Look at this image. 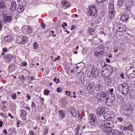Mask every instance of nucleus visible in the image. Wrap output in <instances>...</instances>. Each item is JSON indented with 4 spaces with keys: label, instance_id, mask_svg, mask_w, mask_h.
I'll use <instances>...</instances> for the list:
<instances>
[{
    "label": "nucleus",
    "instance_id": "1",
    "mask_svg": "<svg viewBox=\"0 0 135 135\" xmlns=\"http://www.w3.org/2000/svg\"><path fill=\"white\" fill-rule=\"evenodd\" d=\"M118 88L120 91L124 95H126L128 94L129 88L128 85L127 84H120L118 86Z\"/></svg>",
    "mask_w": 135,
    "mask_h": 135
},
{
    "label": "nucleus",
    "instance_id": "2",
    "mask_svg": "<svg viewBox=\"0 0 135 135\" xmlns=\"http://www.w3.org/2000/svg\"><path fill=\"white\" fill-rule=\"evenodd\" d=\"M108 96L106 95V93L102 91L97 93L95 96V97L98 100H100L103 101H105Z\"/></svg>",
    "mask_w": 135,
    "mask_h": 135
},
{
    "label": "nucleus",
    "instance_id": "3",
    "mask_svg": "<svg viewBox=\"0 0 135 135\" xmlns=\"http://www.w3.org/2000/svg\"><path fill=\"white\" fill-rule=\"evenodd\" d=\"M89 10V14L90 16H97V11L94 6L93 5L91 6H89L88 8Z\"/></svg>",
    "mask_w": 135,
    "mask_h": 135
},
{
    "label": "nucleus",
    "instance_id": "4",
    "mask_svg": "<svg viewBox=\"0 0 135 135\" xmlns=\"http://www.w3.org/2000/svg\"><path fill=\"white\" fill-rule=\"evenodd\" d=\"M95 119L96 117L93 114H89L88 121L90 123L91 125L95 126L96 125L97 123Z\"/></svg>",
    "mask_w": 135,
    "mask_h": 135
},
{
    "label": "nucleus",
    "instance_id": "5",
    "mask_svg": "<svg viewBox=\"0 0 135 135\" xmlns=\"http://www.w3.org/2000/svg\"><path fill=\"white\" fill-rule=\"evenodd\" d=\"M112 122L111 121L109 120H106L102 122V124L100 125V127L104 129V128H110L112 126Z\"/></svg>",
    "mask_w": 135,
    "mask_h": 135
},
{
    "label": "nucleus",
    "instance_id": "6",
    "mask_svg": "<svg viewBox=\"0 0 135 135\" xmlns=\"http://www.w3.org/2000/svg\"><path fill=\"white\" fill-rule=\"evenodd\" d=\"M109 96H107V98L106 99V102L105 104L107 105L108 106H111L113 104V101L115 99V98L114 97H110L109 98Z\"/></svg>",
    "mask_w": 135,
    "mask_h": 135
},
{
    "label": "nucleus",
    "instance_id": "7",
    "mask_svg": "<svg viewBox=\"0 0 135 135\" xmlns=\"http://www.w3.org/2000/svg\"><path fill=\"white\" fill-rule=\"evenodd\" d=\"M13 19V16H7L3 14V22H11Z\"/></svg>",
    "mask_w": 135,
    "mask_h": 135
},
{
    "label": "nucleus",
    "instance_id": "8",
    "mask_svg": "<svg viewBox=\"0 0 135 135\" xmlns=\"http://www.w3.org/2000/svg\"><path fill=\"white\" fill-rule=\"evenodd\" d=\"M94 83L91 82L89 83L87 87V89L88 90H90V93L91 94L94 95L95 90H91L93 88H94Z\"/></svg>",
    "mask_w": 135,
    "mask_h": 135
},
{
    "label": "nucleus",
    "instance_id": "9",
    "mask_svg": "<svg viewBox=\"0 0 135 135\" xmlns=\"http://www.w3.org/2000/svg\"><path fill=\"white\" fill-rule=\"evenodd\" d=\"M97 114L98 115L103 114L104 112V109L103 107H100L98 108L97 110Z\"/></svg>",
    "mask_w": 135,
    "mask_h": 135
},
{
    "label": "nucleus",
    "instance_id": "10",
    "mask_svg": "<svg viewBox=\"0 0 135 135\" xmlns=\"http://www.w3.org/2000/svg\"><path fill=\"white\" fill-rule=\"evenodd\" d=\"M77 65H78V66L76 68V69H78L79 70L81 71L84 68L85 64L83 62H81Z\"/></svg>",
    "mask_w": 135,
    "mask_h": 135
},
{
    "label": "nucleus",
    "instance_id": "11",
    "mask_svg": "<svg viewBox=\"0 0 135 135\" xmlns=\"http://www.w3.org/2000/svg\"><path fill=\"white\" fill-rule=\"evenodd\" d=\"M102 86L99 83L97 84H94V89L95 91L96 90L99 91L102 90Z\"/></svg>",
    "mask_w": 135,
    "mask_h": 135
},
{
    "label": "nucleus",
    "instance_id": "12",
    "mask_svg": "<svg viewBox=\"0 0 135 135\" xmlns=\"http://www.w3.org/2000/svg\"><path fill=\"white\" fill-rule=\"evenodd\" d=\"M16 8V2L12 1L11 2V5L10 9L11 11H14Z\"/></svg>",
    "mask_w": 135,
    "mask_h": 135
},
{
    "label": "nucleus",
    "instance_id": "13",
    "mask_svg": "<svg viewBox=\"0 0 135 135\" xmlns=\"http://www.w3.org/2000/svg\"><path fill=\"white\" fill-rule=\"evenodd\" d=\"M21 113L20 114L21 118L23 120H25L26 119V111L23 109L21 110Z\"/></svg>",
    "mask_w": 135,
    "mask_h": 135
},
{
    "label": "nucleus",
    "instance_id": "14",
    "mask_svg": "<svg viewBox=\"0 0 135 135\" xmlns=\"http://www.w3.org/2000/svg\"><path fill=\"white\" fill-rule=\"evenodd\" d=\"M129 16L127 13L123 14L120 18L121 20L123 21H126L128 20L129 19Z\"/></svg>",
    "mask_w": 135,
    "mask_h": 135
},
{
    "label": "nucleus",
    "instance_id": "15",
    "mask_svg": "<svg viewBox=\"0 0 135 135\" xmlns=\"http://www.w3.org/2000/svg\"><path fill=\"white\" fill-rule=\"evenodd\" d=\"M28 38L26 36L23 37H22V40L21 39V41H18L19 42L18 43L21 44H24L26 43L28 41Z\"/></svg>",
    "mask_w": 135,
    "mask_h": 135
},
{
    "label": "nucleus",
    "instance_id": "16",
    "mask_svg": "<svg viewBox=\"0 0 135 135\" xmlns=\"http://www.w3.org/2000/svg\"><path fill=\"white\" fill-rule=\"evenodd\" d=\"M69 111L73 117H75L76 115V113L75 110L73 108H69Z\"/></svg>",
    "mask_w": 135,
    "mask_h": 135
},
{
    "label": "nucleus",
    "instance_id": "17",
    "mask_svg": "<svg viewBox=\"0 0 135 135\" xmlns=\"http://www.w3.org/2000/svg\"><path fill=\"white\" fill-rule=\"evenodd\" d=\"M24 6L21 5H19L17 9V11L19 13H21L24 10Z\"/></svg>",
    "mask_w": 135,
    "mask_h": 135
},
{
    "label": "nucleus",
    "instance_id": "18",
    "mask_svg": "<svg viewBox=\"0 0 135 135\" xmlns=\"http://www.w3.org/2000/svg\"><path fill=\"white\" fill-rule=\"evenodd\" d=\"M6 7L5 2L3 1L0 0V10L1 9H4Z\"/></svg>",
    "mask_w": 135,
    "mask_h": 135
},
{
    "label": "nucleus",
    "instance_id": "19",
    "mask_svg": "<svg viewBox=\"0 0 135 135\" xmlns=\"http://www.w3.org/2000/svg\"><path fill=\"white\" fill-rule=\"evenodd\" d=\"M108 135H118V133L119 132L117 130L113 131L111 130L109 131L108 132Z\"/></svg>",
    "mask_w": 135,
    "mask_h": 135
},
{
    "label": "nucleus",
    "instance_id": "20",
    "mask_svg": "<svg viewBox=\"0 0 135 135\" xmlns=\"http://www.w3.org/2000/svg\"><path fill=\"white\" fill-rule=\"evenodd\" d=\"M12 39V37L11 35H8L4 37L5 41L7 42H10Z\"/></svg>",
    "mask_w": 135,
    "mask_h": 135
},
{
    "label": "nucleus",
    "instance_id": "21",
    "mask_svg": "<svg viewBox=\"0 0 135 135\" xmlns=\"http://www.w3.org/2000/svg\"><path fill=\"white\" fill-rule=\"evenodd\" d=\"M62 4L66 7H69L70 5V3L66 1H63L62 2Z\"/></svg>",
    "mask_w": 135,
    "mask_h": 135
},
{
    "label": "nucleus",
    "instance_id": "22",
    "mask_svg": "<svg viewBox=\"0 0 135 135\" xmlns=\"http://www.w3.org/2000/svg\"><path fill=\"white\" fill-rule=\"evenodd\" d=\"M114 15V11H109V18L110 20L112 19L113 18Z\"/></svg>",
    "mask_w": 135,
    "mask_h": 135
},
{
    "label": "nucleus",
    "instance_id": "23",
    "mask_svg": "<svg viewBox=\"0 0 135 135\" xmlns=\"http://www.w3.org/2000/svg\"><path fill=\"white\" fill-rule=\"evenodd\" d=\"M104 52V50L100 51V52H98L97 51H96L94 52V55L95 56H97L99 55H102L103 54Z\"/></svg>",
    "mask_w": 135,
    "mask_h": 135
},
{
    "label": "nucleus",
    "instance_id": "24",
    "mask_svg": "<svg viewBox=\"0 0 135 135\" xmlns=\"http://www.w3.org/2000/svg\"><path fill=\"white\" fill-rule=\"evenodd\" d=\"M109 11H114V6L113 4L112 3L110 4L108 7Z\"/></svg>",
    "mask_w": 135,
    "mask_h": 135
},
{
    "label": "nucleus",
    "instance_id": "25",
    "mask_svg": "<svg viewBox=\"0 0 135 135\" xmlns=\"http://www.w3.org/2000/svg\"><path fill=\"white\" fill-rule=\"evenodd\" d=\"M59 116L61 118H63L65 117V114L64 112L61 110L59 111Z\"/></svg>",
    "mask_w": 135,
    "mask_h": 135
},
{
    "label": "nucleus",
    "instance_id": "26",
    "mask_svg": "<svg viewBox=\"0 0 135 135\" xmlns=\"http://www.w3.org/2000/svg\"><path fill=\"white\" fill-rule=\"evenodd\" d=\"M124 2V0H118L117 4L118 6L119 7H121L123 4Z\"/></svg>",
    "mask_w": 135,
    "mask_h": 135
},
{
    "label": "nucleus",
    "instance_id": "27",
    "mask_svg": "<svg viewBox=\"0 0 135 135\" xmlns=\"http://www.w3.org/2000/svg\"><path fill=\"white\" fill-rule=\"evenodd\" d=\"M12 56L11 55H7L6 58V61L7 62L9 61L12 59Z\"/></svg>",
    "mask_w": 135,
    "mask_h": 135
},
{
    "label": "nucleus",
    "instance_id": "28",
    "mask_svg": "<svg viewBox=\"0 0 135 135\" xmlns=\"http://www.w3.org/2000/svg\"><path fill=\"white\" fill-rule=\"evenodd\" d=\"M94 29L93 28H89L88 29V33L93 35L94 33Z\"/></svg>",
    "mask_w": 135,
    "mask_h": 135
},
{
    "label": "nucleus",
    "instance_id": "29",
    "mask_svg": "<svg viewBox=\"0 0 135 135\" xmlns=\"http://www.w3.org/2000/svg\"><path fill=\"white\" fill-rule=\"evenodd\" d=\"M92 75L93 77H96L98 76V73L97 71L93 70L92 73Z\"/></svg>",
    "mask_w": 135,
    "mask_h": 135
},
{
    "label": "nucleus",
    "instance_id": "30",
    "mask_svg": "<svg viewBox=\"0 0 135 135\" xmlns=\"http://www.w3.org/2000/svg\"><path fill=\"white\" fill-rule=\"evenodd\" d=\"M32 28L30 26H28L27 32L28 33H31L32 32Z\"/></svg>",
    "mask_w": 135,
    "mask_h": 135
},
{
    "label": "nucleus",
    "instance_id": "31",
    "mask_svg": "<svg viewBox=\"0 0 135 135\" xmlns=\"http://www.w3.org/2000/svg\"><path fill=\"white\" fill-rule=\"evenodd\" d=\"M127 128L129 130H130L131 131H133V125L131 124L129 125L128 126Z\"/></svg>",
    "mask_w": 135,
    "mask_h": 135
},
{
    "label": "nucleus",
    "instance_id": "32",
    "mask_svg": "<svg viewBox=\"0 0 135 135\" xmlns=\"http://www.w3.org/2000/svg\"><path fill=\"white\" fill-rule=\"evenodd\" d=\"M31 107L32 109H35L36 108V105L35 103L34 102H31Z\"/></svg>",
    "mask_w": 135,
    "mask_h": 135
},
{
    "label": "nucleus",
    "instance_id": "33",
    "mask_svg": "<svg viewBox=\"0 0 135 135\" xmlns=\"http://www.w3.org/2000/svg\"><path fill=\"white\" fill-rule=\"evenodd\" d=\"M38 45L36 42L33 43V48L35 49H37L38 47Z\"/></svg>",
    "mask_w": 135,
    "mask_h": 135
},
{
    "label": "nucleus",
    "instance_id": "34",
    "mask_svg": "<svg viewBox=\"0 0 135 135\" xmlns=\"http://www.w3.org/2000/svg\"><path fill=\"white\" fill-rule=\"evenodd\" d=\"M11 96L13 99H16L17 96L16 93H13L12 94Z\"/></svg>",
    "mask_w": 135,
    "mask_h": 135
},
{
    "label": "nucleus",
    "instance_id": "35",
    "mask_svg": "<svg viewBox=\"0 0 135 135\" xmlns=\"http://www.w3.org/2000/svg\"><path fill=\"white\" fill-rule=\"evenodd\" d=\"M50 91L48 90H46L44 91V94L45 95H48Z\"/></svg>",
    "mask_w": 135,
    "mask_h": 135
},
{
    "label": "nucleus",
    "instance_id": "36",
    "mask_svg": "<svg viewBox=\"0 0 135 135\" xmlns=\"http://www.w3.org/2000/svg\"><path fill=\"white\" fill-rule=\"evenodd\" d=\"M3 22L2 20H0V31L2 29V27Z\"/></svg>",
    "mask_w": 135,
    "mask_h": 135
},
{
    "label": "nucleus",
    "instance_id": "37",
    "mask_svg": "<svg viewBox=\"0 0 135 135\" xmlns=\"http://www.w3.org/2000/svg\"><path fill=\"white\" fill-rule=\"evenodd\" d=\"M56 91L57 92L60 93L62 91V89L60 88H57Z\"/></svg>",
    "mask_w": 135,
    "mask_h": 135
},
{
    "label": "nucleus",
    "instance_id": "38",
    "mask_svg": "<svg viewBox=\"0 0 135 135\" xmlns=\"http://www.w3.org/2000/svg\"><path fill=\"white\" fill-rule=\"evenodd\" d=\"M34 133L32 131L30 130L29 132V135H34Z\"/></svg>",
    "mask_w": 135,
    "mask_h": 135
},
{
    "label": "nucleus",
    "instance_id": "39",
    "mask_svg": "<svg viewBox=\"0 0 135 135\" xmlns=\"http://www.w3.org/2000/svg\"><path fill=\"white\" fill-rule=\"evenodd\" d=\"M22 66H26L27 65V64L26 62H22Z\"/></svg>",
    "mask_w": 135,
    "mask_h": 135
},
{
    "label": "nucleus",
    "instance_id": "40",
    "mask_svg": "<svg viewBox=\"0 0 135 135\" xmlns=\"http://www.w3.org/2000/svg\"><path fill=\"white\" fill-rule=\"evenodd\" d=\"M19 78L20 79H21V81H22V79H23V81L24 80H26L25 78L23 76H20Z\"/></svg>",
    "mask_w": 135,
    "mask_h": 135
},
{
    "label": "nucleus",
    "instance_id": "41",
    "mask_svg": "<svg viewBox=\"0 0 135 135\" xmlns=\"http://www.w3.org/2000/svg\"><path fill=\"white\" fill-rule=\"evenodd\" d=\"M65 93H66V94L68 96H69L70 95V92L67 91H65Z\"/></svg>",
    "mask_w": 135,
    "mask_h": 135
},
{
    "label": "nucleus",
    "instance_id": "42",
    "mask_svg": "<svg viewBox=\"0 0 135 135\" xmlns=\"http://www.w3.org/2000/svg\"><path fill=\"white\" fill-rule=\"evenodd\" d=\"M121 28H126V26L124 25H122L121 26H120L118 27V29H121Z\"/></svg>",
    "mask_w": 135,
    "mask_h": 135
},
{
    "label": "nucleus",
    "instance_id": "43",
    "mask_svg": "<svg viewBox=\"0 0 135 135\" xmlns=\"http://www.w3.org/2000/svg\"><path fill=\"white\" fill-rule=\"evenodd\" d=\"M117 118L118 120L120 122H122L123 121V119L121 117H118Z\"/></svg>",
    "mask_w": 135,
    "mask_h": 135
},
{
    "label": "nucleus",
    "instance_id": "44",
    "mask_svg": "<svg viewBox=\"0 0 135 135\" xmlns=\"http://www.w3.org/2000/svg\"><path fill=\"white\" fill-rule=\"evenodd\" d=\"M27 97L28 100H30L31 99L30 96L29 94H27Z\"/></svg>",
    "mask_w": 135,
    "mask_h": 135
},
{
    "label": "nucleus",
    "instance_id": "45",
    "mask_svg": "<svg viewBox=\"0 0 135 135\" xmlns=\"http://www.w3.org/2000/svg\"><path fill=\"white\" fill-rule=\"evenodd\" d=\"M106 0H97V1L98 2H104Z\"/></svg>",
    "mask_w": 135,
    "mask_h": 135
},
{
    "label": "nucleus",
    "instance_id": "46",
    "mask_svg": "<svg viewBox=\"0 0 135 135\" xmlns=\"http://www.w3.org/2000/svg\"><path fill=\"white\" fill-rule=\"evenodd\" d=\"M48 132V131L47 129V128H46L44 132V134L45 135L47 134V133Z\"/></svg>",
    "mask_w": 135,
    "mask_h": 135
},
{
    "label": "nucleus",
    "instance_id": "47",
    "mask_svg": "<svg viewBox=\"0 0 135 135\" xmlns=\"http://www.w3.org/2000/svg\"><path fill=\"white\" fill-rule=\"evenodd\" d=\"M20 122H21L20 121H17V127H19V124L20 123Z\"/></svg>",
    "mask_w": 135,
    "mask_h": 135
},
{
    "label": "nucleus",
    "instance_id": "48",
    "mask_svg": "<svg viewBox=\"0 0 135 135\" xmlns=\"http://www.w3.org/2000/svg\"><path fill=\"white\" fill-rule=\"evenodd\" d=\"M82 92L81 91H79L77 92V94L79 95H81Z\"/></svg>",
    "mask_w": 135,
    "mask_h": 135
},
{
    "label": "nucleus",
    "instance_id": "49",
    "mask_svg": "<svg viewBox=\"0 0 135 135\" xmlns=\"http://www.w3.org/2000/svg\"><path fill=\"white\" fill-rule=\"evenodd\" d=\"M1 115L3 117H5V118H7V117H6V115H5L3 114L2 113H1Z\"/></svg>",
    "mask_w": 135,
    "mask_h": 135
},
{
    "label": "nucleus",
    "instance_id": "50",
    "mask_svg": "<svg viewBox=\"0 0 135 135\" xmlns=\"http://www.w3.org/2000/svg\"><path fill=\"white\" fill-rule=\"evenodd\" d=\"M118 134V135H124V134L122 132H119Z\"/></svg>",
    "mask_w": 135,
    "mask_h": 135
},
{
    "label": "nucleus",
    "instance_id": "51",
    "mask_svg": "<svg viewBox=\"0 0 135 135\" xmlns=\"http://www.w3.org/2000/svg\"><path fill=\"white\" fill-rule=\"evenodd\" d=\"M3 51L4 52H7V49L5 47L3 49Z\"/></svg>",
    "mask_w": 135,
    "mask_h": 135
},
{
    "label": "nucleus",
    "instance_id": "52",
    "mask_svg": "<svg viewBox=\"0 0 135 135\" xmlns=\"http://www.w3.org/2000/svg\"><path fill=\"white\" fill-rule=\"evenodd\" d=\"M75 28V26L74 25H73L71 27V30H72L73 29H74Z\"/></svg>",
    "mask_w": 135,
    "mask_h": 135
},
{
    "label": "nucleus",
    "instance_id": "53",
    "mask_svg": "<svg viewBox=\"0 0 135 135\" xmlns=\"http://www.w3.org/2000/svg\"><path fill=\"white\" fill-rule=\"evenodd\" d=\"M106 61L107 62V63H109L110 62V60H109V59H106Z\"/></svg>",
    "mask_w": 135,
    "mask_h": 135
},
{
    "label": "nucleus",
    "instance_id": "54",
    "mask_svg": "<svg viewBox=\"0 0 135 135\" xmlns=\"http://www.w3.org/2000/svg\"><path fill=\"white\" fill-rule=\"evenodd\" d=\"M3 122L2 121H0V127H1L3 125Z\"/></svg>",
    "mask_w": 135,
    "mask_h": 135
},
{
    "label": "nucleus",
    "instance_id": "55",
    "mask_svg": "<svg viewBox=\"0 0 135 135\" xmlns=\"http://www.w3.org/2000/svg\"><path fill=\"white\" fill-rule=\"evenodd\" d=\"M3 132L4 133H6V134H7V131L6 129H4V130Z\"/></svg>",
    "mask_w": 135,
    "mask_h": 135
},
{
    "label": "nucleus",
    "instance_id": "56",
    "mask_svg": "<svg viewBox=\"0 0 135 135\" xmlns=\"http://www.w3.org/2000/svg\"><path fill=\"white\" fill-rule=\"evenodd\" d=\"M120 76L121 78L122 79H123L124 78V75L123 74H121L120 75Z\"/></svg>",
    "mask_w": 135,
    "mask_h": 135
},
{
    "label": "nucleus",
    "instance_id": "57",
    "mask_svg": "<svg viewBox=\"0 0 135 135\" xmlns=\"http://www.w3.org/2000/svg\"><path fill=\"white\" fill-rule=\"evenodd\" d=\"M109 91L111 93H112L113 91V89H110Z\"/></svg>",
    "mask_w": 135,
    "mask_h": 135
},
{
    "label": "nucleus",
    "instance_id": "58",
    "mask_svg": "<svg viewBox=\"0 0 135 135\" xmlns=\"http://www.w3.org/2000/svg\"><path fill=\"white\" fill-rule=\"evenodd\" d=\"M15 129V128H14L13 129H12V130L13 131V132L14 133H17V131H16Z\"/></svg>",
    "mask_w": 135,
    "mask_h": 135
},
{
    "label": "nucleus",
    "instance_id": "59",
    "mask_svg": "<svg viewBox=\"0 0 135 135\" xmlns=\"http://www.w3.org/2000/svg\"><path fill=\"white\" fill-rule=\"evenodd\" d=\"M30 78L31 79V80H33L34 79V77L33 76H31L30 77Z\"/></svg>",
    "mask_w": 135,
    "mask_h": 135
},
{
    "label": "nucleus",
    "instance_id": "60",
    "mask_svg": "<svg viewBox=\"0 0 135 135\" xmlns=\"http://www.w3.org/2000/svg\"><path fill=\"white\" fill-rule=\"evenodd\" d=\"M37 37L39 38L40 40H41V38L40 36V35H38L37 36Z\"/></svg>",
    "mask_w": 135,
    "mask_h": 135
},
{
    "label": "nucleus",
    "instance_id": "61",
    "mask_svg": "<svg viewBox=\"0 0 135 135\" xmlns=\"http://www.w3.org/2000/svg\"><path fill=\"white\" fill-rule=\"evenodd\" d=\"M57 80V78L56 77H55L53 80V81L54 82L56 81Z\"/></svg>",
    "mask_w": 135,
    "mask_h": 135
},
{
    "label": "nucleus",
    "instance_id": "62",
    "mask_svg": "<svg viewBox=\"0 0 135 135\" xmlns=\"http://www.w3.org/2000/svg\"><path fill=\"white\" fill-rule=\"evenodd\" d=\"M26 109L28 110H30V108L28 107H26Z\"/></svg>",
    "mask_w": 135,
    "mask_h": 135
},
{
    "label": "nucleus",
    "instance_id": "63",
    "mask_svg": "<svg viewBox=\"0 0 135 135\" xmlns=\"http://www.w3.org/2000/svg\"><path fill=\"white\" fill-rule=\"evenodd\" d=\"M77 70V69H76L75 68H75H74V69H73V70H71V73H73V71H75V70Z\"/></svg>",
    "mask_w": 135,
    "mask_h": 135
},
{
    "label": "nucleus",
    "instance_id": "64",
    "mask_svg": "<svg viewBox=\"0 0 135 135\" xmlns=\"http://www.w3.org/2000/svg\"><path fill=\"white\" fill-rule=\"evenodd\" d=\"M109 70H110V71L111 72H112V71L113 70V69H112V68L111 67H110L109 68Z\"/></svg>",
    "mask_w": 135,
    "mask_h": 135
}]
</instances>
